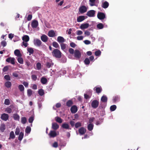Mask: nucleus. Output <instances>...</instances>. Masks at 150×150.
Here are the masks:
<instances>
[{
    "instance_id": "nucleus-19",
    "label": "nucleus",
    "mask_w": 150,
    "mask_h": 150,
    "mask_svg": "<svg viewBox=\"0 0 150 150\" xmlns=\"http://www.w3.org/2000/svg\"><path fill=\"white\" fill-rule=\"evenodd\" d=\"M85 19V16H79L77 19V21L78 22H81Z\"/></svg>"
},
{
    "instance_id": "nucleus-38",
    "label": "nucleus",
    "mask_w": 150,
    "mask_h": 150,
    "mask_svg": "<svg viewBox=\"0 0 150 150\" xmlns=\"http://www.w3.org/2000/svg\"><path fill=\"white\" fill-rule=\"evenodd\" d=\"M97 27L99 29H101L103 28L104 25L102 23H99L97 25Z\"/></svg>"
},
{
    "instance_id": "nucleus-28",
    "label": "nucleus",
    "mask_w": 150,
    "mask_h": 150,
    "mask_svg": "<svg viewBox=\"0 0 150 150\" xmlns=\"http://www.w3.org/2000/svg\"><path fill=\"white\" fill-rule=\"evenodd\" d=\"M13 117L15 120L18 121L19 120L20 117L17 113L14 114L13 115Z\"/></svg>"
},
{
    "instance_id": "nucleus-10",
    "label": "nucleus",
    "mask_w": 150,
    "mask_h": 150,
    "mask_svg": "<svg viewBox=\"0 0 150 150\" xmlns=\"http://www.w3.org/2000/svg\"><path fill=\"white\" fill-rule=\"evenodd\" d=\"M15 59L13 57H9L7 58L6 59V61L8 63H10L12 64H14L15 62Z\"/></svg>"
},
{
    "instance_id": "nucleus-27",
    "label": "nucleus",
    "mask_w": 150,
    "mask_h": 150,
    "mask_svg": "<svg viewBox=\"0 0 150 150\" xmlns=\"http://www.w3.org/2000/svg\"><path fill=\"white\" fill-rule=\"evenodd\" d=\"M4 85L6 88H9L11 87L12 84L11 82L7 81L5 83Z\"/></svg>"
},
{
    "instance_id": "nucleus-8",
    "label": "nucleus",
    "mask_w": 150,
    "mask_h": 150,
    "mask_svg": "<svg viewBox=\"0 0 150 150\" xmlns=\"http://www.w3.org/2000/svg\"><path fill=\"white\" fill-rule=\"evenodd\" d=\"M95 11L94 10H91L88 11L86 13V15L89 17H93L94 16Z\"/></svg>"
},
{
    "instance_id": "nucleus-20",
    "label": "nucleus",
    "mask_w": 150,
    "mask_h": 150,
    "mask_svg": "<svg viewBox=\"0 0 150 150\" xmlns=\"http://www.w3.org/2000/svg\"><path fill=\"white\" fill-rule=\"evenodd\" d=\"M108 100L107 97L105 95L103 96L101 98V101L102 102L106 103Z\"/></svg>"
},
{
    "instance_id": "nucleus-18",
    "label": "nucleus",
    "mask_w": 150,
    "mask_h": 150,
    "mask_svg": "<svg viewBox=\"0 0 150 150\" xmlns=\"http://www.w3.org/2000/svg\"><path fill=\"white\" fill-rule=\"evenodd\" d=\"M48 35L50 37H53L55 36V33L53 30H51L48 32Z\"/></svg>"
},
{
    "instance_id": "nucleus-36",
    "label": "nucleus",
    "mask_w": 150,
    "mask_h": 150,
    "mask_svg": "<svg viewBox=\"0 0 150 150\" xmlns=\"http://www.w3.org/2000/svg\"><path fill=\"white\" fill-rule=\"evenodd\" d=\"M27 51L30 53V54H33L34 52L33 48L31 47L28 48Z\"/></svg>"
},
{
    "instance_id": "nucleus-39",
    "label": "nucleus",
    "mask_w": 150,
    "mask_h": 150,
    "mask_svg": "<svg viewBox=\"0 0 150 150\" xmlns=\"http://www.w3.org/2000/svg\"><path fill=\"white\" fill-rule=\"evenodd\" d=\"M33 91L30 89H28L27 91V95L28 97L30 96L32 94Z\"/></svg>"
},
{
    "instance_id": "nucleus-60",
    "label": "nucleus",
    "mask_w": 150,
    "mask_h": 150,
    "mask_svg": "<svg viewBox=\"0 0 150 150\" xmlns=\"http://www.w3.org/2000/svg\"><path fill=\"white\" fill-rule=\"evenodd\" d=\"M13 76L16 78H18V73L16 72H14L13 73Z\"/></svg>"
},
{
    "instance_id": "nucleus-13",
    "label": "nucleus",
    "mask_w": 150,
    "mask_h": 150,
    "mask_svg": "<svg viewBox=\"0 0 150 150\" xmlns=\"http://www.w3.org/2000/svg\"><path fill=\"white\" fill-rule=\"evenodd\" d=\"M48 38L45 35H43L41 37V40L44 42H46L47 41Z\"/></svg>"
},
{
    "instance_id": "nucleus-17",
    "label": "nucleus",
    "mask_w": 150,
    "mask_h": 150,
    "mask_svg": "<svg viewBox=\"0 0 150 150\" xmlns=\"http://www.w3.org/2000/svg\"><path fill=\"white\" fill-rule=\"evenodd\" d=\"M79 132L81 135H83L86 132V129L83 127H82L79 129Z\"/></svg>"
},
{
    "instance_id": "nucleus-14",
    "label": "nucleus",
    "mask_w": 150,
    "mask_h": 150,
    "mask_svg": "<svg viewBox=\"0 0 150 150\" xmlns=\"http://www.w3.org/2000/svg\"><path fill=\"white\" fill-rule=\"evenodd\" d=\"M89 24L88 23H83L80 26V28L82 30L86 29L89 27Z\"/></svg>"
},
{
    "instance_id": "nucleus-11",
    "label": "nucleus",
    "mask_w": 150,
    "mask_h": 150,
    "mask_svg": "<svg viewBox=\"0 0 150 150\" xmlns=\"http://www.w3.org/2000/svg\"><path fill=\"white\" fill-rule=\"evenodd\" d=\"M38 23L37 20H35L32 21L31 24V25L32 28H36L38 26Z\"/></svg>"
},
{
    "instance_id": "nucleus-1",
    "label": "nucleus",
    "mask_w": 150,
    "mask_h": 150,
    "mask_svg": "<svg viewBox=\"0 0 150 150\" xmlns=\"http://www.w3.org/2000/svg\"><path fill=\"white\" fill-rule=\"evenodd\" d=\"M53 56L56 58H60L62 57V53L57 49H54L52 52Z\"/></svg>"
},
{
    "instance_id": "nucleus-31",
    "label": "nucleus",
    "mask_w": 150,
    "mask_h": 150,
    "mask_svg": "<svg viewBox=\"0 0 150 150\" xmlns=\"http://www.w3.org/2000/svg\"><path fill=\"white\" fill-rule=\"evenodd\" d=\"M73 104V102L71 100H68L66 103V105L68 107H71Z\"/></svg>"
},
{
    "instance_id": "nucleus-24",
    "label": "nucleus",
    "mask_w": 150,
    "mask_h": 150,
    "mask_svg": "<svg viewBox=\"0 0 150 150\" xmlns=\"http://www.w3.org/2000/svg\"><path fill=\"white\" fill-rule=\"evenodd\" d=\"M6 127L5 124L4 123L1 124L0 126V130L2 132H4L6 129Z\"/></svg>"
},
{
    "instance_id": "nucleus-53",
    "label": "nucleus",
    "mask_w": 150,
    "mask_h": 150,
    "mask_svg": "<svg viewBox=\"0 0 150 150\" xmlns=\"http://www.w3.org/2000/svg\"><path fill=\"white\" fill-rule=\"evenodd\" d=\"M101 52L100 50L96 51L95 52V54L96 56H99L101 54Z\"/></svg>"
},
{
    "instance_id": "nucleus-23",
    "label": "nucleus",
    "mask_w": 150,
    "mask_h": 150,
    "mask_svg": "<svg viewBox=\"0 0 150 150\" xmlns=\"http://www.w3.org/2000/svg\"><path fill=\"white\" fill-rule=\"evenodd\" d=\"M22 39L23 41L27 42L29 40V37L28 35H24Z\"/></svg>"
},
{
    "instance_id": "nucleus-2",
    "label": "nucleus",
    "mask_w": 150,
    "mask_h": 150,
    "mask_svg": "<svg viewBox=\"0 0 150 150\" xmlns=\"http://www.w3.org/2000/svg\"><path fill=\"white\" fill-rule=\"evenodd\" d=\"M58 133L59 132H58ZM49 137L51 138H54L58 135L55 130H51L48 134Z\"/></svg>"
},
{
    "instance_id": "nucleus-47",
    "label": "nucleus",
    "mask_w": 150,
    "mask_h": 150,
    "mask_svg": "<svg viewBox=\"0 0 150 150\" xmlns=\"http://www.w3.org/2000/svg\"><path fill=\"white\" fill-rule=\"evenodd\" d=\"M66 45L64 43H61L60 44V46L62 50H64V49H65L66 48Z\"/></svg>"
},
{
    "instance_id": "nucleus-59",
    "label": "nucleus",
    "mask_w": 150,
    "mask_h": 150,
    "mask_svg": "<svg viewBox=\"0 0 150 150\" xmlns=\"http://www.w3.org/2000/svg\"><path fill=\"white\" fill-rule=\"evenodd\" d=\"M46 65L47 68H49L51 67L52 64L50 62H47L46 63Z\"/></svg>"
},
{
    "instance_id": "nucleus-52",
    "label": "nucleus",
    "mask_w": 150,
    "mask_h": 150,
    "mask_svg": "<svg viewBox=\"0 0 150 150\" xmlns=\"http://www.w3.org/2000/svg\"><path fill=\"white\" fill-rule=\"evenodd\" d=\"M106 103H101L100 105V108H104L106 106Z\"/></svg>"
},
{
    "instance_id": "nucleus-4",
    "label": "nucleus",
    "mask_w": 150,
    "mask_h": 150,
    "mask_svg": "<svg viewBox=\"0 0 150 150\" xmlns=\"http://www.w3.org/2000/svg\"><path fill=\"white\" fill-rule=\"evenodd\" d=\"M9 118V115L6 113H3L1 115V119L3 120L6 121Z\"/></svg>"
},
{
    "instance_id": "nucleus-3",
    "label": "nucleus",
    "mask_w": 150,
    "mask_h": 150,
    "mask_svg": "<svg viewBox=\"0 0 150 150\" xmlns=\"http://www.w3.org/2000/svg\"><path fill=\"white\" fill-rule=\"evenodd\" d=\"M99 104V102L97 100H95L92 101L91 103V105L93 108H96L98 107Z\"/></svg>"
},
{
    "instance_id": "nucleus-35",
    "label": "nucleus",
    "mask_w": 150,
    "mask_h": 150,
    "mask_svg": "<svg viewBox=\"0 0 150 150\" xmlns=\"http://www.w3.org/2000/svg\"><path fill=\"white\" fill-rule=\"evenodd\" d=\"M24 136V134L22 132H21L19 135L18 137V139L19 140L21 141L23 139Z\"/></svg>"
},
{
    "instance_id": "nucleus-26",
    "label": "nucleus",
    "mask_w": 150,
    "mask_h": 150,
    "mask_svg": "<svg viewBox=\"0 0 150 150\" xmlns=\"http://www.w3.org/2000/svg\"><path fill=\"white\" fill-rule=\"evenodd\" d=\"M62 126V127L64 129H71V128H69V125L67 123H64L63 124Z\"/></svg>"
},
{
    "instance_id": "nucleus-7",
    "label": "nucleus",
    "mask_w": 150,
    "mask_h": 150,
    "mask_svg": "<svg viewBox=\"0 0 150 150\" xmlns=\"http://www.w3.org/2000/svg\"><path fill=\"white\" fill-rule=\"evenodd\" d=\"M74 56L77 59H79L81 56V54L80 51L78 50H75L74 51Z\"/></svg>"
},
{
    "instance_id": "nucleus-25",
    "label": "nucleus",
    "mask_w": 150,
    "mask_h": 150,
    "mask_svg": "<svg viewBox=\"0 0 150 150\" xmlns=\"http://www.w3.org/2000/svg\"><path fill=\"white\" fill-rule=\"evenodd\" d=\"M109 5L107 1H105L102 4L101 6L104 8H106L108 7Z\"/></svg>"
},
{
    "instance_id": "nucleus-61",
    "label": "nucleus",
    "mask_w": 150,
    "mask_h": 150,
    "mask_svg": "<svg viewBox=\"0 0 150 150\" xmlns=\"http://www.w3.org/2000/svg\"><path fill=\"white\" fill-rule=\"evenodd\" d=\"M70 46L71 47L73 48H74L76 47V44L73 42H71L70 44Z\"/></svg>"
},
{
    "instance_id": "nucleus-45",
    "label": "nucleus",
    "mask_w": 150,
    "mask_h": 150,
    "mask_svg": "<svg viewBox=\"0 0 150 150\" xmlns=\"http://www.w3.org/2000/svg\"><path fill=\"white\" fill-rule=\"evenodd\" d=\"M18 62L21 64H23V59L21 57H19L17 59Z\"/></svg>"
},
{
    "instance_id": "nucleus-5",
    "label": "nucleus",
    "mask_w": 150,
    "mask_h": 150,
    "mask_svg": "<svg viewBox=\"0 0 150 150\" xmlns=\"http://www.w3.org/2000/svg\"><path fill=\"white\" fill-rule=\"evenodd\" d=\"M87 11V8L85 6H81L79 8V11L81 14L86 12Z\"/></svg>"
},
{
    "instance_id": "nucleus-54",
    "label": "nucleus",
    "mask_w": 150,
    "mask_h": 150,
    "mask_svg": "<svg viewBox=\"0 0 150 150\" xmlns=\"http://www.w3.org/2000/svg\"><path fill=\"white\" fill-rule=\"evenodd\" d=\"M4 78L7 81H10L11 80L10 77L9 75H6L4 76Z\"/></svg>"
},
{
    "instance_id": "nucleus-37",
    "label": "nucleus",
    "mask_w": 150,
    "mask_h": 150,
    "mask_svg": "<svg viewBox=\"0 0 150 150\" xmlns=\"http://www.w3.org/2000/svg\"><path fill=\"white\" fill-rule=\"evenodd\" d=\"M21 122L23 124H25L27 122L26 118L25 117H22L21 119Z\"/></svg>"
},
{
    "instance_id": "nucleus-56",
    "label": "nucleus",
    "mask_w": 150,
    "mask_h": 150,
    "mask_svg": "<svg viewBox=\"0 0 150 150\" xmlns=\"http://www.w3.org/2000/svg\"><path fill=\"white\" fill-rule=\"evenodd\" d=\"M10 101L9 99H5V101H4V104H5L6 105H8L10 104Z\"/></svg>"
},
{
    "instance_id": "nucleus-16",
    "label": "nucleus",
    "mask_w": 150,
    "mask_h": 150,
    "mask_svg": "<svg viewBox=\"0 0 150 150\" xmlns=\"http://www.w3.org/2000/svg\"><path fill=\"white\" fill-rule=\"evenodd\" d=\"M59 127V125L56 123L53 122L52 123V128L54 130H56Z\"/></svg>"
},
{
    "instance_id": "nucleus-49",
    "label": "nucleus",
    "mask_w": 150,
    "mask_h": 150,
    "mask_svg": "<svg viewBox=\"0 0 150 150\" xmlns=\"http://www.w3.org/2000/svg\"><path fill=\"white\" fill-rule=\"evenodd\" d=\"M5 111L8 113H10L12 112V109L9 108L8 107L6 109Z\"/></svg>"
},
{
    "instance_id": "nucleus-29",
    "label": "nucleus",
    "mask_w": 150,
    "mask_h": 150,
    "mask_svg": "<svg viewBox=\"0 0 150 150\" xmlns=\"http://www.w3.org/2000/svg\"><path fill=\"white\" fill-rule=\"evenodd\" d=\"M41 83L42 84H45L47 82V80L46 78L44 77H42L41 79Z\"/></svg>"
},
{
    "instance_id": "nucleus-33",
    "label": "nucleus",
    "mask_w": 150,
    "mask_h": 150,
    "mask_svg": "<svg viewBox=\"0 0 150 150\" xmlns=\"http://www.w3.org/2000/svg\"><path fill=\"white\" fill-rule=\"evenodd\" d=\"M55 120L57 122L60 123L62 122V120L61 118L58 117H56Z\"/></svg>"
},
{
    "instance_id": "nucleus-58",
    "label": "nucleus",
    "mask_w": 150,
    "mask_h": 150,
    "mask_svg": "<svg viewBox=\"0 0 150 150\" xmlns=\"http://www.w3.org/2000/svg\"><path fill=\"white\" fill-rule=\"evenodd\" d=\"M31 78L33 80L35 81L37 79V77L36 75L33 74L31 76Z\"/></svg>"
},
{
    "instance_id": "nucleus-6",
    "label": "nucleus",
    "mask_w": 150,
    "mask_h": 150,
    "mask_svg": "<svg viewBox=\"0 0 150 150\" xmlns=\"http://www.w3.org/2000/svg\"><path fill=\"white\" fill-rule=\"evenodd\" d=\"M97 17L100 20L104 19L105 18V15L103 13L99 12L97 14Z\"/></svg>"
},
{
    "instance_id": "nucleus-63",
    "label": "nucleus",
    "mask_w": 150,
    "mask_h": 150,
    "mask_svg": "<svg viewBox=\"0 0 150 150\" xmlns=\"http://www.w3.org/2000/svg\"><path fill=\"white\" fill-rule=\"evenodd\" d=\"M75 122L71 120L70 121V124L72 127H73L74 126H75Z\"/></svg>"
},
{
    "instance_id": "nucleus-41",
    "label": "nucleus",
    "mask_w": 150,
    "mask_h": 150,
    "mask_svg": "<svg viewBox=\"0 0 150 150\" xmlns=\"http://www.w3.org/2000/svg\"><path fill=\"white\" fill-rule=\"evenodd\" d=\"M31 130V128L29 126H27L25 129V132L26 133H29Z\"/></svg>"
},
{
    "instance_id": "nucleus-22",
    "label": "nucleus",
    "mask_w": 150,
    "mask_h": 150,
    "mask_svg": "<svg viewBox=\"0 0 150 150\" xmlns=\"http://www.w3.org/2000/svg\"><path fill=\"white\" fill-rule=\"evenodd\" d=\"M57 41L59 43H63L65 40L64 38L62 36H58L57 38Z\"/></svg>"
},
{
    "instance_id": "nucleus-32",
    "label": "nucleus",
    "mask_w": 150,
    "mask_h": 150,
    "mask_svg": "<svg viewBox=\"0 0 150 150\" xmlns=\"http://www.w3.org/2000/svg\"><path fill=\"white\" fill-rule=\"evenodd\" d=\"M93 125L92 124H89L87 127L88 130L89 131H91L93 129Z\"/></svg>"
},
{
    "instance_id": "nucleus-42",
    "label": "nucleus",
    "mask_w": 150,
    "mask_h": 150,
    "mask_svg": "<svg viewBox=\"0 0 150 150\" xmlns=\"http://www.w3.org/2000/svg\"><path fill=\"white\" fill-rule=\"evenodd\" d=\"M82 125V124L80 122H78L76 123L75 125V128H77L81 127Z\"/></svg>"
},
{
    "instance_id": "nucleus-34",
    "label": "nucleus",
    "mask_w": 150,
    "mask_h": 150,
    "mask_svg": "<svg viewBox=\"0 0 150 150\" xmlns=\"http://www.w3.org/2000/svg\"><path fill=\"white\" fill-rule=\"evenodd\" d=\"M9 137H10L9 138V139H10L11 138L12 139H14L15 138L14 134L13 131H11L10 132Z\"/></svg>"
},
{
    "instance_id": "nucleus-48",
    "label": "nucleus",
    "mask_w": 150,
    "mask_h": 150,
    "mask_svg": "<svg viewBox=\"0 0 150 150\" xmlns=\"http://www.w3.org/2000/svg\"><path fill=\"white\" fill-rule=\"evenodd\" d=\"M120 99V97L118 96H115L113 99V101L114 102H115L119 100Z\"/></svg>"
},
{
    "instance_id": "nucleus-51",
    "label": "nucleus",
    "mask_w": 150,
    "mask_h": 150,
    "mask_svg": "<svg viewBox=\"0 0 150 150\" xmlns=\"http://www.w3.org/2000/svg\"><path fill=\"white\" fill-rule=\"evenodd\" d=\"M20 130L19 128L18 127H17L16 129V131L15 132V133L16 135H18L20 133Z\"/></svg>"
},
{
    "instance_id": "nucleus-62",
    "label": "nucleus",
    "mask_w": 150,
    "mask_h": 150,
    "mask_svg": "<svg viewBox=\"0 0 150 150\" xmlns=\"http://www.w3.org/2000/svg\"><path fill=\"white\" fill-rule=\"evenodd\" d=\"M1 45L3 47H4L6 45L7 43L6 41H3L1 42Z\"/></svg>"
},
{
    "instance_id": "nucleus-21",
    "label": "nucleus",
    "mask_w": 150,
    "mask_h": 150,
    "mask_svg": "<svg viewBox=\"0 0 150 150\" xmlns=\"http://www.w3.org/2000/svg\"><path fill=\"white\" fill-rule=\"evenodd\" d=\"M15 55L18 57H21L22 54L21 53L19 50L17 49L15 50L14 52Z\"/></svg>"
},
{
    "instance_id": "nucleus-44",
    "label": "nucleus",
    "mask_w": 150,
    "mask_h": 150,
    "mask_svg": "<svg viewBox=\"0 0 150 150\" xmlns=\"http://www.w3.org/2000/svg\"><path fill=\"white\" fill-rule=\"evenodd\" d=\"M52 45L56 48H57L59 47V44L56 42H52Z\"/></svg>"
},
{
    "instance_id": "nucleus-40",
    "label": "nucleus",
    "mask_w": 150,
    "mask_h": 150,
    "mask_svg": "<svg viewBox=\"0 0 150 150\" xmlns=\"http://www.w3.org/2000/svg\"><path fill=\"white\" fill-rule=\"evenodd\" d=\"M38 93L40 96H42L44 94V91L43 89H42L39 90Z\"/></svg>"
},
{
    "instance_id": "nucleus-50",
    "label": "nucleus",
    "mask_w": 150,
    "mask_h": 150,
    "mask_svg": "<svg viewBox=\"0 0 150 150\" xmlns=\"http://www.w3.org/2000/svg\"><path fill=\"white\" fill-rule=\"evenodd\" d=\"M96 0H89L90 2V5L91 6H93L95 5V2Z\"/></svg>"
},
{
    "instance_id": "nucleus-57",
    "label": "nucleus",
    "mask_w": 150,
    "mask_h": 150,
    "mask_svg": "<svg viewBox=\"0 0 150 150\" xmlns=\"http://www.w3.org/2000/svg\"><path fill=\"white\" fill-rule=\"evenodd\" d=\"M69 51L70 54H74V49L72 48H69Z\"/></svg>"
},
{
    "instance_id": "nucleus-15",
    "label": "nucleus",
    "mask_w": 150,
    "mask_h": 150,
    "mask_svg": "<svg viewBox=\"0 0 150 150\" xmlns=\"http://www.w3.org/2000/svg\"><path fill=\"white\" fill-rule=\"evenodd\" d=\"M93 89L96 91V93H98V94H99L102 91V89L101 87H96L94 88Z\"/></svg>"
},
{
    "instance_id": "nucleus-43",
    "label": "nucleus",
    "mask_w": 150,
    "mask_h": 150,
    "mask_svg": "<svg viewBox=\"0 0 150 150\" xmlns=\"http://www.w3.org/2000/svg\"><path fill=\"white\" fill-rule=\"evenodd\" d=\"M84 62L85 64L89 65L90 63V61L89 59L87 58H86L84 60Z\"/></svg>"
},
{
    "instance_id": "nucleus-12",
    "label": "nucleus",
    "mask_w": 150,
    "mask_h": 150,
    "mask_svg": "<svg viewBox=\"0 0 150 150\" xmlns=\"http://www.w3.org/2000/svg\"><path fill=\"white\" fill-rule=\"evenodd\" d=\"M77 107L76 105H75L72 106L70 109L72 113H76L77 112Z\"/></svg>"
},
{
    "instance_id": "nucleus-9",
    "label": "nucleus",
    "mask_w": 150,
    "mask_h": 150,
    "mask_svg": "<svg viewBox=\"0 0 150 150\" xmlns=\"http://www.w3.org/2000/svg\"><path fill=\"white\" fill-rule=\"evenodd\" d=\"M42 43V42L41 41L38 39H35L34 40V44L35 45L38 46L40 47Z\"/></svg>"
},
{
    "instance_id": "nucleus-30",
    "label": "nucleus",
    "mask_w": 150,
    "mask_h": 150,
    "mask_svg": "<svg viewBox=\"0 0 150 150\" xmlns=\"http://www.w3.org/2000/svg\"><path fill=\"white\" fill-rule=\"evenodd\" d=\"M18 88L21 92H23L24 91V87L22 84L19 85L18 86Z\"/></svg>"
},
{
    "instance_id": "nucleus-64",
    "label": "nucleus",
    "mask_w": 150,
    "mask_h": 150,
    "mask_svg": "<svg viewBox=\"0 0 150 150\" xmlns=\"http://www.w3.org/2000/svg\"><path fill=\"white\" fill-rule=\"evenodd\" d=\"M76 33L77 35H80L83 34V32L81 30H78L76 31Z\"/></svg>"
},
{
    "instance_id": "nucleus-46",
    "label": "nucleus",
    "mask_w": 150,
    "mask_h": 150,
    "mask_svg": "<svg viewBox=\"0 0 150 150\" xmlns=\"http://www.w3.org/2000/svg\"><path fill=\"white\" fill-rule=\"evenodd\" d=\"M117 108V107L115 105H113L110 107V109L111 111H114Z\"/></svg>"
},
{
    "instance_id": "nucleus-55",
    "label": "nucleus",
    "mask_w": 150,
    "mask_h": 150,
    "mask_svg": "<svg viewBox=\"0 0 150 150\" xmlns=\"http://www.w3.org/2000/svg\"><path fill=\"white\" fill-rule=\"evenodd\" d=\"M36 67L37 69L39 70H40L41 68V64L39 63H38L36 64Z\"/></svg>"
}]
</instances>
